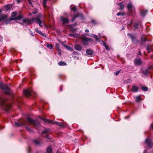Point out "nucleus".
<instances>
[{
    "instance_id": "nucleus-51",
    "label": "nucleus",
    "mask_w": 153,
    "mask_h": 153,
    "mask_svg": "<svg viewBox=\"0 0 153 153\" xmlns=\"http://www.w3.org/2000/svg\"><path fill=\"white\" fill-rule=\"evenodd\" d=\"M131 38L132 41H134V40L135 39V38L134 36H133V37Z\"/></svg>"
},
{
    "instance_id": "nucleus-56",
    "label": "nucleus",
    "mask_w": 153,
    "mask_h": 153,
    "mask_svg": "<svg viewBox=\"0 0 153 153\" xmlns=\"http://www.w3.org/2000/svg\"><path fill=\"white\" fill-rule=\"evenodd\" d=\"M129 117V116H126V117H124V118L125 119H127V118H128Z\"/></svg>"
},
{
    "instance_id": "nucleus-55",
    "label": "nucleus",
    "mask_w": 153,
    "mask_h": 153,
    "mask_svg": "<svg viewBox=\"0 0 153 153\" xmlns=\"http://www.w3.org/2000/svg\"><path fill=\"white\" fill-rule=\"evenodd\" d=\"M85 31L86 32H89V30L88 29H86L85 30Z\"/></svg>"
},
{
    "instance_id": "nucleus-13",
    "label": "nucleus",
    "mask_w": 153,
    "mask_h": 153,
    "mask_svg": "<svg viewBox=\"0 0 153 153\" xmlns=\"http://www.w3.org/2000/svg\"><path fill=\"white\" fill-rule=\"evenodd\" d=\"M90 36L93 37L96 39V42H99L101 41L99 38L97 37V35L94 34H91L89 36Z\"/></svg>"
},
{
    "instance_id": "nucleus-60",
    "label": "nucleus",
    "mask_w": 153,
    "mask_h": 153,
    "mask_svg": "<svg viewBox=\"0 0 153 153\" xmlns=\"http://www.w3.org/2000/svg\"><path fill=\"white\" fill-rule=\"evenodd\" d=\"M31 35L33 36V33H31Z\"/></svg>"
},
{
    "instance_id": "nucleus-26",
    "label": "nucleus",
    "mask_w": 153,
    "mask_h": 153,
    "mask_svg": "<svg viewBox=\"0 0 153 153\" xmlns=\"http://www.w3.org/2000/svg\"><path fill=\"white\" fill-rule=\"evenodd\" d=\"M17 16V13L16 12H13L12 13L11 15V17H15Z\"/></svg>"
},
{
    "instance_id": "nucleus-18",
    "label": "nucleus",
    "mask_w": 153,
    "mask_h": 153,
    "mask_svg": "<svg viewBox=\"0 0 153 153\" xmlns=\"http://www.w3.org/2000/svg\"><path fill=\"white\" fill-rule=\"evenodd\" d=\"M147 12V10H143L141 11L140 12V14L141 16L144 17L145 16Z\"/></svg>"
},
{
    "instance_id": "nucleus-37",
    "label": "nucleus",
    "mask_w": 153,
    "mask_h": 153,
    "mask_svg": "<svg viewBox=\"0 0 153 153\" xmlns=\"http://www.w3.org/2000/svg\"><path fill=\"white\" fill-rule=\"evenodd\" d=\"M28 3H29V4L30 5L32 6H33V4L32 2L30 0H27Z\"/></svg>"
},
{
    "instance_id": "nucleus-9",
    "label": "nucleus",
    "mask_w": 153,
    "mask_h": 153,
    "mask_svg": "<svg viewBox=\"0 0 153 153\" xmlns=\"http://www.w3.org/2000/svg\"><path fill=\"white\" fill-rule=\"evenodd\" d=\"M61 21L62 22L63 24H66L68 23L69 20L67 18H65L63 16H61L60 18Z\"/></svg>"
},
{
    "instance_id": "nucleus-14",
    "label": "nucleus",
    "mask_w": 153,
    "mask_h": 153,
    "mask_svg": "<svg viewBox=\"0 0 153 153\" xmlns=\"http://www.w3.org/2000/svg\"><path fill=\"white\" fill-rule=\"evenodd\" d=\"M35 31H36L37 33H39V34H40V35L44 37H46V35L45 34L42 33L41 31L37 29H35Z\"/></svg>"
},
{
    "instance_id": "nucleus-49",
    "label": "nucleus",
    "mask_w": 153,
    "mask_h": 153,
    "mask_svg": "<svg viewBox=\"0 0 153 153\" xmlns=\"http://www.w3.org/2000/svg\"><path fill=\"white\" fill-rule=\"evenodd\" d=\"M76 30V28H74L71 30V31L73 32H75Z\"/></svg>"
},
{
    "instance_id": "nucleus-36",
    "label": "nucleus",
    "mask_w": 153,
    "mask_h": 153,
    "mask_svg": "<svg viewBox=\"0 0 153 153\" xmlns=\"http://www.w3.org/2000/svg\"><path fill=\"white\" fill-rule=\"evenodd\" d=\"M10 9V6L9 4L7 5L5 7V9L6 10H8Z\"/></svg>"
},
{
    "instance_id": "nucleus-4",
    "label": "nucleus",
    "mask_w": 153,
    "mask_h": 153,
    "mask_svg": "<svg viewBox=\"0 0 153 153\" xmlns=\"http://www.w3.org/2000/svg\"><path fill=\"white\" fill-rule=\"evenodd\" d=\"M0 88L2 89L7 94H10V90L6 85L3 84L1 82H0Z\"/></svg>"
},
{
    "instance_id": "nucleus-19",
    "label": "nucleus",
    "mask_w": 153,
    "mask_h": 153,
    "mask_svg": "<svg viewBox=\"0 0 153 153\" xmlns=\"http://www.w3.org/2000/svg\"><path fill=\"white\" fill-rule=\"evenodd\" d=\"M86 54L88 55H91L93 53L92 51L89 49H88L86 50Z\"/></svg>"
},
{
    "instance_id": "nucleus-50",
    "label": "nucleus",
    "mask_w": 153,
    "mask_h": 153,
    "mask_svg": "<svg viewBox=\"0 0 153 153\" xmlns=\"http://www.w3.org/2000/svg\"><path fill=\"white\" fill-rule=\"evenodd\" d=\"M71 9L72 10H74V11H76V8L72 7L71 8Z\"/></svg>"
},
{
    "instance_id": "nucleus-16",
    "label": "nucleus",
    "mask_w": 153,
    "mask_h": 153,
    "mask_svg": "<svg viewBox=\"0 0 153 153\" xmlns=\"http://www.w3.org/2000/svg\"><path fill=\"white\" fill-rule=\"evenodd\" d=\"M23 22L27 25H29L31 24V22H30V20L28 19H24L23 20Z\"/></svg>"
},
{
    "instance_id": "nucleus-31",
    "label": "nucleus",
    "mask_w": 153,
    "mask_h": 153,
    "mask_svg": "<svg viewBox=\"0 0 153 153\" xmlns=\"http://www.w3.org/2000/svg\"><path fill=\"white\" fill-rule=\"evenodd\" d=\"M119 6H120V9H123L124 7V5L121 3L119 4Z\"/></svg>"
},
{
    "instance_id": "nucleus-6",
    "label": "nucleus",
    "mask_w": 153,
    "mask_h": 153,
    "mask_svg": "<svg viewBox=\"0 0 153 153\" xmlns=\"http://www.w3.org/2000/svg\"><path fill=\"white\" fill-rule=\"evenodd\" d=\"M127 7L128 10L130 12L132 13L133 15L134 14L135 11V8L131 3H129L128 4Z\"/></svg>"
},
{
    "instance_id": "nucleus-24",
    "label": "nucleus",
    "mask_w": 153,
    "mask_h": 153,
    "mask_svg": "<svg viewBox=\"0 0 153 153\" xmlns=\"http://www.w3.org/2000/svg\"><path fill=\"white\" fill-rule=\"evenodd\" d=\"M143 73L145 75H147L148 74L150 73V71L149 69L145 70L143 72Z\"/></svg>"
},
{
    "instance_id": "nucleus-45",
    "label": "nucleus",
    "mask_w": 153,
    "mask_h": 153,
    "mask_svg": "<svg viewBox=\"0 0 153 153\" xmlns=\"http://www.w3.org/2000/svg\"><path fill=\"white\" fill-rule=\"evenodd\" d=\"M55 46H56V49H58L59 47V44L58 43H56V45H55Z\"/></svg>"
},
{
    "instance_id": "nucleus-52",
    "label": "nucleus",
    "mask_w": 153,
    "mask_h": 153,
    "mask_svg": "<svg viewBox=\"0 0 153 153\" xmlns=\"http://www.w3.org/2000/svg\"><path fill=\"white\" fill-rule=\"evenodd\" d=\"M91 22L92 23H93V24H95V21L94 20H92L91 21Z\"/></svg>"
},
{
    "instance_id": "nucleus-15",
    "label": "nucleus",
    "mask_w": 153,
    "mask_h": 153,
    "mask_svg": "<svg viewBox=\"0 0 153 153\" xmlns=\"http://www.w3.org/2000/svg\"><path fill=\"white\" fill-rule=\"evenodd\" d=\"M74 48L76 50L78 51H81L82 49V47H81V46L79 45H75L74 46Z\"/></svg>"
},
{
    "instance_id": "nucleus-64",
    "label": "nucleus",
    "mask_w": 153,
    "mask_h": 153,
    "mask_svg": "<svg viewBox=\"0 0 153 153\" xmlns=\"http://www.w3.org/2000/svg\"><path fill=\"white\" fill-rule=\"evenodd\" d=\"M56 153H58V152H56Z\"/></svg>"
},
{
    "instance_id": "nucleus-34",
    "label": "nucleus",
    "mask_w": 153,
    "mask_h": 153,
    "mask_svg": "<svg viewBox=\"0 0 153 153\" xmlns=\"http://www.w3.org/2000/svg\"><path fill=\"white\" fill-rule=\"evenodd\" d=\"M141 99V98L140 96H137L136 98V100L137 102H139Z\"/></svg>"
},
{
    "instance_id": "nucleus-11",
    "label": "nucleus",
    "mask_w": 153,
    "mask_h": 153,
    "mask_svg": "<svg viewBox=\"0 0 153 153\" xmlns=\"http://www.w3.org/2000/svg\"><path fill=\"white\" fill-rule=\"evenodd\" d=\"M134 63L136 65H139L141 64V60L140 59H135L134 60Z\"/></svg>"
},
{
    "instance_id": "nucleus-54",
    "label": "nucleus",
    "mask_w": 153,
    "mask_h": 153,
    "mask_svg": "<svg viewBox=\"0 0 153 153\" xmlns=\"http://www.w3.org/2000/svg\"><path fill=\"white\" fill-rule=\"evenodd\" d=\"M151 128L153 130V123L151 125Z\"/></svg>"
},
{
    "instance_id": "nucleus-48",
    "label": "nucleus",
    "mask_w": 153,
    "mask_h": 153,
    "mask_svg": "<svg viewBox=\"0 0 153 153\" xmlns=\"http://www.w3.org/2000/svg\"><path fill=\"white\" fill-rule=\"evenodd\" d=\"M48 131V130L47 129H45L44 130V131L42 132L43 133H46Z\"/></svg>"
},
{
    "instance_id": "nucleus-46",
    "label": "nucleus",
    "mask_w": 153,
    "mask_h": 153,
    "mask_svg": "<svg viewBox=\"0 0 153 153\" xmlns=\"http://www.w3.org/2000/svg\"><path fill=\"white\" fill-rule=\"evenodd\" d=\"M57 51H58V52L59 54L60 55H61V52L60 49H58V50Z\"/></svg>"
},
{
    "instance_id": "nucleus-41",
    "label": "nucleus",
    "mask_w": 153,
    "mask_h": 153,
    "mask_svg": "<svg viewBox=\"0 0 153 153\" xmlns=\"http://www.w3.org/2000/svg\"><path fill=\"white\" fill-rule=\"evenodd\" d=\"M15 125L17 126H19L21 125V124L19 123L18 122H15Z\"/></svg>"
},
{
    "instance_id": "nucleus-21",
    "label": "nucleus",
    "mask_w": 153,
    "mask_h": 153,
    "mask_svg": "<svg viewBox=\"0 0 153 153\" xmlns=\"http://www.w3.org/2000/svg\"><path fill=\"white\" fill-rule=\"evenodd\" d=\"M47 153H52V149L50 146L48 147L47 149Z\"/></svg>"
},
{
    "instance_id": "nucleus-42",
    "label": "nucleus",
    "mask_w": 153,
    "mask_h": 153,
    "mask_svg": "<svg viewBox=\"0 0 153 153\" xmlns=\"http://www.w3.org/2000/svg\"><path fill=\"white\" fill-rule=\"evenodd\" d=\"M33 142L36 145H39V143L37 140H34Z\"/></svg>"
},
{
    "instance_id": "nucleus-33",
    "label": "nucleus",
    "mask_w": 153,
    "mask_h": 153,
    "mask_svg": "<svg viewBox=\"0 0 153 153\" xmlns=\"http://www.w3.org/2000/svg\"><path fill=\"white\" fill-rule=\"evenodd\" d=\"M146 49L149 52H151V50L150 48V46L149 45H148Z\"/></svg>"
},
{
    "instance_id": "nucleus-22",
    "label": "nucleus",
    "mask_w": 153,
    "mask_h": 153,
    "mask_svg": "<svg viewBox=\"0 0 153 153\" xmlns=\"http://www.w3.org/2000/svg\"><path fill=\"white\" fill-rule=\"evenodd\" d=\"M58 64L60 66H65L66 65V63L63 61H60L58 63Z\"/></svg>"
},
{
    "instance_id": "nucleus-63",
    "label": "nucleus",
    "mask_w": 153,
    "mask_h": 153,
    "mask_svg": "<svg viewBox=\"0 0 153 153\" xmlns=\"http://www.w3.org/2000/svg\"><path fill=\"white\" fill-rule=\"evenodd\" d=\"M122 29H123V27L122 28Z\"/></svg>"
},
{
    "instance_id": "nucleus-17",
    "label": "nucleus",
    "mask_w": 153,
    "mask_h": 153,
    "mask_svg": "<svg viewBox=\"0 0 153 153\" xmlns=\"http://www.w3.org/2000/svg\"><path fill=\"white\" fill-rule=\"evenodd\" d=\"M138 90V88L135 86H133L131 91L133 92H136Z\"/></svg>"
},
{
    "instance_id": "nucleus-29",
    "label": "nucleus",
    "mask_w": 153,
    "mask_h": 153,
    "mask_svg": "<svg viewBox=\"0 0 153 153\" xmlns=\"http://www.w3.org/2000/svg\"><path fill=\"white\" fill-rule=\"evenodd\" d=\"M141 88L142 90L144 91H146L148 90V88L146 87L142 86Z\"/></svg>"
},
{
    "instance_id": "nucleus-38",
    "label": "nucleus",
    "mask_w": 153,
    "mask_h": 153,
    "mask_svg": "<svg viewBox=\"0 0 153 153\" xmlns=\"http://www.w3.org/2000/svg\"><path fill=\"white\" fill-rule=\"evenodd\" d=\"M134 27L135 29H137L138 28V24L136 23L134 25Z\"/></svg>"
},
{
    "instance_id": "nucleus-28",
    "label": "nucleus",
    "mask_w": 153,
    "mask_h": 153,
    "mask_svg": "<svg viewBox=\"0 0 153 153\" xmlns=\"http://www.w3.org/2000/svg\"><path fill=\"white\" fill-rule=\"evenodd\" d=\"M47 47L51 49L53 48V46L51 44H48L47 45Z\"/></svg>"
},
{
    "instance_id": "nucleus-61",
    "label": "nucleus",
    "mask_w": 153,
    "mask_h": 153,
    "mask_svg": "<svg viewBox=\"0 0 153 153\" xmlns=\"http://www.w3.org/2000/svg\"><path fill=\"white\" fill-rule=\"evenodd\" d=\"M20 24H21L22 25H23V24L22 23H20Z\"/></svg>"
},
{
    "instance_id": "nucleus-39",
    "label": "nucleus",
    "mask_w": 153,
    "mask_h": 153,
    "mask_svg": "<svg viewBox=\"0 0 153 153\" xmlns=\"http://www.w3.org/2000/svg\"><path fill=\"white\" fill-rule=\"evenodd\" d=\"M89 36L90 35L88 34L85 33L84 34H83L82 35V37H85V36Z\"/></svg>"
},
{
    "instance_id": "nucleus-43",
    "label": "nucleus",
    "mask_w": 153,
    "mask_h": 153,
    "mask_svg": "<svg viewBox=\"0 0 153 153\" xmlns=\"http://www.w3.org/2000/svg\"><path fill=\"white\" fill-rule=\"evenodd\" d=\"M117 16H119L120 15H121V16H123L124 15V14L123 13H121L120 12H119V13H117Z\"/></svg>"
},
{
    "instance_id": "nucleus-44",
    "label": "nucleus",
    "mask_w": 153,
    "mask_h": 153,
    "mask_svg": "<svg viewBox=\"0 0 153 153\" xmlns=\"http://www.w3.org/2000/svg\"><path fill=\"white\" fill-rule=\"evenodd\" d=\"M67 49L71 51H73V49L70 47H67Z\"/></svg>"
},
{
    "instance_id": "nucleus-20",
    "label": "nucleus",
    "mask_w": 153,
    "mask_h": 153,
    "mask_svg": "<svg viewBox=\"0 0 153 153\" xmlns=\"http://www.w3.org/2000/svg\"><path fill=\"white\" fill-rule=\"evenodd\" d=\"M69 35L72 37H78L79 35L77 33L69 34Z\"/></svg>"
},
{
    "instance_id": "nucleus-32",
    "label": "nucleus",
    "mask_w": 153,
    "mask_h": 153,
    "mask_svg": "<svg viewBox=\"0 0 153 153\" xmlns=\"http://www.w3.org/2000/svg\"><path fill=\"white\" fill-rule=\"evenodd\" d=\"M78 55V53L76 52H74L72 54V55L74 57L76 55Z\"/></svg>"
},
{
    "instance_id": "nucleus-7",
    "label": "nucleus",
    "mask_w": 153,
    "mask_h": 153,
    "mask_svg": "<svg viewBox=\"0 0 153 153\" xmlns=\"http://www.w3.org/2000/svg\"><path fill=\"white\" fill-rule=\"evenodd\" d=\"M27 120L29 123L34 125L35 126H39V123L36 120H33L29 117H27Z\"/></svg>"
},
{
    "instance_id": "nucleus-27",
    "label": "nucleus",
    "mask_w": 153,
    "mask_h": 153,
    "mask_svg": "<svg viewBox=\"0 0 153 153\" xmlns=\"http://www.w3.org/2000/svg\"><path fill=\"white\" fill-rule=\"evenodd\" d=\"M78 17V16L76 15H74V16H73L71 19L72 22H73L76 19V18H77Z\"/></svg>"
},
{
    "instance_id": "nucleus-1",
    "label": "nucleus",
    "mask_w": 153,
    "mask_h": 153,
    "mask_svg": "<svg viewBox=\"0 0 153 153\" xmlns=\"http://www.w3.org/2000/svg\"><path fill=\"white\" fill-rule=\"evenodd\" d=\"M0 105L2 107L3 109L6 112H8L11 108V106L10 104L6 101L5 99L0 97Z\"/></svg>"
},
{
    "instance_id": "nucleus-12",
    "label": "nucleus",
    "mask_w": 153,
    "mask_h": 153,
    "mask_svg": "<svg viewBox=\"0 0 153 153\" xmlns=\"http://www.w3.org/2000/svg\"><path fill=\"white\" fill-rule=\"evenodd\" d=\"M145 143L148 146V147L149 148L151 147V144L152 143V140L149 139H146L145 140Z\"/></svg>"
},
{
    "instance_id": "nucleus-47",
    "label": "nucleus",
    "mask_w": 153,
    "mask_h": 153,
    "mask_svg": "<svg viewBox=\"0 0 153 153\" xmlns=\"http://www.w3.org/2000/svg\"><path fill=\"white\" fill-rule=\"evenodd\" d=\"M128 35L131 38L133 37V35L131 33H128Z\"/></svg>"
},
{
    "instance_id": "nucleus-35",
    "label": "nucleus",
    "mask_w": 153,
    "mask_h": 153,
    "mask_svg": "<svg viewBox=\"0 0 153 153\" xmlns=\"http://www.w3.org/2000/svg\"><path fill=\"white\" fill-rule=\"evenodd\" d=\"M53 123V124H57L58 125H59L60 126H61L62 127H64V125H62L60 124L58 122H54V123Z\"/></svg>"
},
{
    "instance_id": "nucleus-30",
    "label": "nucleus",
    "mask_w": 153,
    "mask_h": 153,
    "mask_svg": "<svg viewBox=\"0 0 153 153\" xmlns=\"http://www.w3.org/2000/svg\"><path fill=\"white\" fill-rule=\"evenodd\" d=\"M26 128L27 130L29 131V132H33V130L30 129L29 127L26 126Z\"/></svg>"
},
{
    "instance_id": "nucleus-8",
    "label": "nucleus",
    "mask_w": 153,
    "mask_h": 153,
    "mask_svg": "<svg viewBox=\"0 0 153 153\" xmlns=\"http://www.w3.org/2000/svg\"><path fill=\"white\" fill-rule=\"evenodd\" d=\"M32 92H33V93L35 94V92H33L32 89H25L23 91V92L27 96H30Z\"/></svg>"
},
{
    "instance_id": "nucleus-40",
    "label": "nucleus",
    "mask_w": 153,
    "mask_h": 153,
    "mask_svg": "<svg viewBox=\"0 0 153 153\" xmlns=\"http://www.w3.org/2000/svg\"><path fill=\"white\" fill-rule=\"evenodd\" d=\"M121 71V70H119V71H116V72L114 73V74H115L116 75H118L119 73L120 72V71Z\"/></svg>"
},
{
    "instance_id": "nucleus-5",
    "label": "nucleus",
    "mask_w": 153,
    "mask_h": 153,
    "mask_svg": "<svg viewBox=\"0 0 153 153\" xmlns=\"http://www.w3.org/2000/svg\"><path fill=\"white\" fill-rule=\"evenodd\" d=\"M82 39V42L84 45L88 44V43L92 42L93 39L91 38H88L86 37H80Z\"/></svg>"
},
{
    "instance_id": "nucleus-2",
    "label": "nucleus",
    "mask_w": 153,
    "mask_h": 153,
    "mask_svg": "<svg viewBox=\"0 0 153 153\" xmlns=\"http://www.w3.org/2000/svg\"><path fill=\"white\" fill-rule=\"evenodd\" d=\"M41 16L40 14H39L36 18H31L30 20V22H31V24L35 21H36V23L39 24L40 27H42L44 24L43 22L42 23V21L41 20Z\"/></svg>"
},
{
    "instance_id": "nucleus-53",
    "label": "nucleus",
    "mask_w": 153,
    "mask_h": 153,
    "mask_svg": "<svg viewBox=\"0 0 153 153\" xmlns=\"http://www.w3.org/2000/svg\"><path fill=\"white\" fill-rule=\"evenodd\" d=\"M62 86H61L60 87V90L61 91H62Z\"/></svg>"
},
{
    "instance_id": "nucleus-62",
    "label": "nucleus",
    "mask_w": 153,
    "mask_h": 153,
    "mask_svg": "<svg viewBox=\"0 0 153 153\" xmlns=\"http://www.w3.org/2000/svg\"><path fill=\"white\" fill-rule=\"evenodd\" d=\"M28 153H29V150H28Z\"/></svg>"
},
{
    "instance_id": "nucleus-10",
    "label": "nucleus",
    "mask_w": 153,
    "mask_h": 153,
    "mask_svg": "<svg viewBox=\"0 0 153 153\" xmlns=\"http://www.w3.org/2000/svg\"><path fill=\"white\" fill-rule=\"evenodd\" d=\"M23 18V16L22 15H20L14 18H10V21L12 20H20Z\"/></svg>"
},
{
    "instance_id": "nucleus-25",
    "label": "nucleus",
    "mask_w": 153,
    "mask_h": 153,
    "mask_svg": "<svg viewBox=\"0 0 153 153\" xmlns=\"http://www.w3.org/2000/svg\"><path fill=\"white\" fill-rule=\"evenodd\" d=\"M42 119L45 121L48 122L49 123H52V121L51 120H49L48 119Z\"/></svg>"
},
{
    "instance_id": "nucleus-23",
    "label": "nucleus",
    "mask_w": 153,
    "mask_h": 153,
    "mask_svg": "<svg viewBox=\"0 0 153 153\" xmlns=\"http://www.w3.org/2000/svg\"><path fill=\"white\" fill-rule=\"evenodd\" d=\"M101 42L102 43V44L104 46L106 49L107 50H109V48L108 47L107 45H106V44H105V42L103 40H101Z\"/></svg>"
},
{
    "instance_id": "nucleus-58",
    "label": "nucleus",
    "mask_w": 153,
    "mask_h": 153,
    "mask_svg": "<svg viewBox=\"0 0 153 153\" xmlns=\"http://www.w3.org/2000/svg\"><path fill=\"white\" fill-rule=\"evenodd\" d=\"M138 55H141V52L140 51H139L138 53Z\"/></svg>"
},
{
    "instance_id": "nucleus-57",
    "label": "nucleus",
    "mask_w": 153,
    "mask_h": 153,
    "mask_svg": "<svg viewBox=\"0 0 153 153\" xmlns=\"http://www.w3.org/2000/svg\"><path fill=\"white\" fill-rule=\"evenodd\" d=\"M33 14H36L37 13V12L36 11H35L32 13Z\"/></svg>"
},
{
    "instance_id": "nucleus-59",
    "label": "nucleus",
    "mask_w": 153,
    "mask_h": 153,
    "mask_svg": "<svg viewBox=\"0 0 153 153\" xmlns=\"http://www.w3.org/2000/svg\"><path fill=\"white\" fill-rule=\"evenodd\" d=\"M144 153H147V150H144Z\"/></svg>"
},
{
    "instance_id": "nucleus-3",
    "label": "nucleus",
    "mask_w": 153,
    "mask_h": 153,
    "mask_svg": "<svg viewBox=\"0 0 153 153\" xmlns=\"http://www.w3.org/2000/svg\"><path fill=\"white\" fill-rule=\"evenodd\" d=\"M7 15H1L0 16V22H3V23L5 24H8L10 21Z\"/></svg>"
}]
</instances>
